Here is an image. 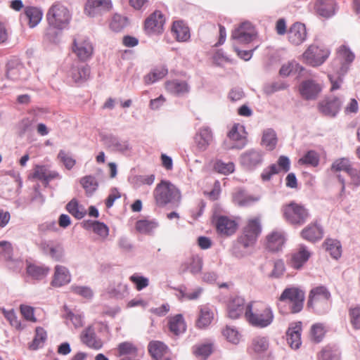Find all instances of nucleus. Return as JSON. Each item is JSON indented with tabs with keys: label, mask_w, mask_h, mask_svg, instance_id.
Segmentation results:
<instances>
[{
	"label": "nucleus",
	"mask_w": 360,
	"mask_h": 360,
	"mask_svg": "<svg viewBox=\"0 0 360 360\" xmlns=\"http://www.w3.org/2000/svg\"><path fill=\"white\" fill-rule=\"evenodd\" d=\"M245 318L252 326L266 328L274 321V313L270 307L262 302H251L245 307Z\"/></svg>",
	"instance_id": "nucleus-1"
},
{
	"label": "nucleus",
	"mask_w": 360,
	"mask_h": 360,
	"mask_svg": "<svg viewBox=\"0 0 360 360\" xmlns=\"http://www.w3.org/2000/svg\"><path fill=\"white\" fill-rule=\"evenodd\" d=\"M155 204L158 207H165L168 204L179 206L181 201L180 190L169 181L162 180L153 191Z\"/></svg>",
	"instance_id": "nucleus-2"
},
{
	"label": "nucleus",
	"mask_w": 360,
	"mask_h": 360,
	"mask_svg": "<svg viewBox=\"0 0 360 360\" xmlns=\"http://www.w3.org/2000/svg\"><path fill=\"white\" fill-rule=\"evenodd\" d=\"M262 231V219L259 216L248 218L243 227L238 242L243 247L253 245Z\"/></svg>",
	"instance_id": "nucleus-3"
},
{
	"label": "nucleus",
	"mask_w": 360,
	"mask_h": 360,
	"mask_svg": "<svg viewBox=\"0 0 360 360\" xmlns=\"http://www.w3.org/2000/svg\"><path fill=\"white\" fill-rule=\"evenodd\" d=\"M46 20L50 26L62 30L69 25L71 15L68 8L61 3L57 2L49 9L46 13Z\"/></svg>",
	"instance_id": "nucleus-4"
},
{
	"label": "nucleus",
	"mask_w": 360,
	"mask_h": 360,
	"mask_svg": "<svg viewBox=\"0 0 360 360\" xmlns=\"http://www.w3.org/2000/svg\"><path fill=\"white\" fill-rule=\"evenodd\" d=\"M330 54L329 49L323 46L310 45L301 56L303 63L312 67L321 65Z\"/></svg>",
	"instance_id": "nucleus-5"
},
{
	"label": "nucleus",
	"mask_w": 360,
	"mask_h": 360,
	"mask_svg": "<svg viewBox=\"0 0 360 360\" xmlns=\"http://www.w3.org/2000/svg\"><path fill=\"white\" fill-rule=\"evenodd\" d=\"M355 58L354 53L345 45L340 46L336 51V57L331 64L333 72L345 75Z\"/></svg>",
	"instance_id": "nucleus-6"
},
{
	"label": "nucleus",
	"mask_w": 360,
	"mask_h": 360,
	"mask_svg": "<svg viewBox=\"0 0 360 360\" xmlns=\"http://www.w3.org/2000/svg\"><path fill=\"white\" fill-rule=\"evenodd\" d=\"M166 18L160 11H155L143 22V29L147 35H160L165 30Z\"/></svg>",
	"instance_id": "nucleus-7"
},
{
	"label": "nucleus",
	"mask_w": 360,
	"mask_h": 360,
	"mask_svg": "<svg viewBox=\"0 0 360 360\" xmlns=\"http://www.w3.org/2000/svg\"><path fill=\"white\" fill-rule=\"evenodd\" d=\"M29 71L21 60L16 58H11L6 65V76L13 81H24L29 77Z\"/></svg>",
	"instance_id": "nucleus-8"
},
{
	"label": "nucleus",
	"mask_w": 360,
	"mask_h": 360,
	"mask_svg": "<svg viewBox=\"0 0 360 360\" xmlns=\"http://www.w3.org/2000/svg\"><path fill=\"white\" fill-rule=\"evenodd\" d=\"M330 294L326 288L319 286L310 291L308 306L316 308L317 310L328 307Z\"/></svg>",
	"instance_id": "nucleus-9"
},
{
	"label": "nucleus",
	"mask_w": 360,
	"mask_h": 360,
	"mask_svg": "<svg viewBox=\"0 0 360 360\" xmlns=\"http://www.w3.org/2000/svg\"><path fill=\"white\" fill-rule=\"evenodd\" d=\"M72 51L82 61H86L93 55L94 47L88 39L78 37L73 41Z\"/></svg>",
	"instance_id": "nucleus-10"
},
{
	"label": "nucleus",
	"mask_w": 360,
	"mask_h": 360,
	"mask_svg": "<svg viewBox=\"0 0 360 360\" xmlns=\"http://www.w3.org/2000/svg\"><path fill=\"white\" fill-rule=\"evenodd\" d=\"M290 161L285 156H280L277 164H272L266 168L261 174L264 181H269L274 174L279 173H285L290 169Z\"/></svg>",
	"instance_id": "nucleus-11"
},
{
	"label": "nucleus",
	"mask_w": 360,
	"mask_h": 360,
	"mask_svg": "<svg viewBox=\"0 0 360 360\" xmlns=\"http://www.w3.org/2000/svg\"><path fill=\"white\" fill-rule=\"evenodd\" d=\"M226 306L227 316L231 319H237L245 314V300L240 296H231L226 301Z\"/></svg>",
	"instance_id": "nucleus-12"
},
{
	"label": "nucleus",
	"mask_w": 360,
	"mask_h": 360,
	"mask_svg": "<svg viewBox=\"0 0 360 360\" xmlns=\"http://www.w3.org/2000/svg\"><path fill=\"white\" fill-rule=\"evenodd\" d=\"M232 37L240 42L250 43L255 37V30L253 25L249 22H244L240 25L232 33Z\"/></svg>",
	"instance_id": "nucleus-13"
},
{
	"label": "nucleus",
	"mask_w": 360,
	"mask_h": 360,
	"mask_svg": "<svg viewBox=\"0 0 360 360\" xmlns=\"http://www.w3.org/2000/svg\"><path fill=\"white\" fill-rule=\"evenodd\" d=\"M238 229V223L233 219L226 216H220L216 221V229L221 236H230L234 234Z\"/></svg>",
	"instance_id": "nucleus-14"
},
{
	"label": "nucleus",
	"mask_w": 360,
	"mask_h": 360,
	"mask_svg": "<svg viewBox=\"0 0 360 360\" xmlns=\"http://www.w3.org/2000/svg\"><path fill=\"white\" fill-rule=\"evenodd\" d=\"M323 235L324 231L323 227L316 221L307 225L300 233V236L304 240L311 243L321 240Z\"/></svg>",
	"instance_id": "nucleus-15"
},
{
	"label": "nucleus",
	"mask_w": 360,
	"mask_h": 360,
	"mask_svg": "<svg viewBox=\"0 0 360 360\" xmlns=\"http://www.w3.org/2000/svg\"><path fill=\"white\" fill-rule=\"evenodd\" d=\"M321 91L319 84L312 79L302 82L299 86V92L301 96L307 100L315 99Z\"/></svg>",
	"instance_id": "nucleus-16"
},
{
	"label": "nucleus",
	"mask_w": 360,
	"mask_h": 360,
	"mask_svg": "<svg viewBox=\"0 0 360 360\" xmlns=\"http://www.w3.org/2000/svg\"><path fill=\"white\" fill-rule=\"evenodd\" d=\"M70 281L71 274L68 269L62 265H56L54 268L51 285L54 288H60L70 283Z\"/></svg>",
	"instance_id": "nucleus-17"
},
{
	"label": "nucleus",
	"mask_w": 360,
	"mask_h": 360,
	"mask_svg": "<svg viewBox=\"0 0 360 360\" xmlns=\"http://www.w3.org/2000/svg\"><path fill=\"white\" fill-rule=\"evenodd\" d=\"M286 238L281 231H272L266 236L265 247L271 252H278L282 250Z\"/></svg>",
	"instance_id": "nucleus-18"
},
{
	"label": "nucleus",
	"mask_w": 360,
	"mask_h": 360,
	"mask_svg": "<svg viewBox=\"0 0 360 360\" xmlns=\"http://www.w3.org/2000/svg\"><path fill=\"white\" fill-rule=\"evenodd\" d=\"M80 339L86 346L95 349H99L103 346V341L96 336L93 325L89 326L82 330Z\"/></svg>",
	"instance_id": "nucleus-19"
},
{
	"label": "nucleus",
	"mask_w": 360,
	"mask_h": 360,
	"mask_svg": "<svg viewBox=\"0 0 360 360\" xmlns=\"http://www.w3.org/2000/svg\"><path fill=\"white\" fill-rule=\"evenodd\" d=\"M43 253L49 255L52 259L60 262L64 257V249L61 244L53 242H43L41 243Z\"/></svg>",
	"instance_id": "nucleus-20"
},
{
	"label": "nucleus",
	"mask_w": 360,
	"mask_h": 360,
	"mask_svg": "<svg viewBox=\"0 0 360 360\" xmlns=\"http://www.w3.org/2000/svg\"><path fill=\"white\" fill-rule=\"evenodd\" d=\"M341 106V101L338 98H328L323 100L319 104L321 112L326 116L334 117L338 112Z\"/></svg>",
	"instance_id": "nucleus-21"
},
{
	"label": "nucleus",
	"mask_w": 360,
	"mask_h": 360,
	"mask_svg": "<svg viewBox=\"0 0 360 360\" xmlns=\"http://www.w3.org/2000/svg\"><path fill=\"white\" fill-rule=\"evenodd\" d=\"M171 32L177 41L185 42L191 37L190 29L183 20L173 22Z\"/></svg>",
	"instance_id": "nucleus-22"
},
{
	"label": "nucleus",
	"mask_w": 360,
	"mask_h": 360,
	"mask_svg": "<svg viewBox=\"0 0 360 360\" xmlns=\"http://www.w3.org/2000/svg\"><path fill=\"white\" fill-rule=\"evenodd\" d=\"M167 321L168 330L172 335L178 336L186 331V324L181 314L168 316Z\"/></svg>",
	"instance_id": "nucleus-23"
},
{
	"label": "nucleus",
	"mask_w": 360,
	"mask_h": 360,
	"mask_svg": "<svg viewBox=\"0 0 360 360\" xmlns=\"http://www.w3.org/2000/svg\"><path fill=\"white\" fill-rule=\"evenodd\" d=\"M278 307L282 314H289L292 311V288H287L278 298Z\"/></svg>",
	"instance_id": "nucleus-24"
},
{
	"label": "nucleus",
	"mask_w": 360,
	"mask_h": 360,
	"mask_svg": "<svg viewBox=\"0 0 360 360\" xmlns=\"http://www.w3.org/2000/svg\"><path fill=\"white\" fill-rule=\"evenodd\" d=\"M111 8V1H87L84 11L88 15L94 17L103 11L110 10Z\"/></svg>",
	"instance_id": "nucleus-25"
},
{
	"label": "nucleus",
	"mask_w": 360,
	"mask_h": 360,
	"mask_svg": "<svg viewBox=\"0 0 360 360\" xmlns=\"http://www.w3.org/2000/svg\"><path fill=\"white\" fill-rule=\"evenodd\" d=\"M213 140L212 133L208 127H202L195 136V143L200 150H205Z\"/></svg>",
	"instance_id": "nucleus-26"
},
{
	"label": "nucleus",
	"mask_w": 360,
	"mask_h": 360,
	"mask_svg": "<svg viewBox=\"0 0 360 360\" xmlns=\"http://www.w3.org/2000/svg\"><path fill=\"white\" fill-rule=\"evenodd\" d=\"M83 227L86 230H91L101 238L105 239L109 233L108 227L103 222L98 221L86 220L84 221Z\"/></svg>",
	"instance_id": "nucleus-27"
},
{
	"label": "nucleus",
	"mask_w": 360,
	"mask_h": 360,
	"mask_svg": "<svg viewBox=\"0 0 360 360\" xmlns=\"http://www.w3.org/2000/svg\"><path fill=\"white\" fill-rule=\"evenodd\" d=\"M148 353L154 360H160L168 352V347L158 340L150 341L148 346Z\"/></svg>",
	"instance_id": "nucleus-28"
},
{
	"label": "nucleus",
	"mask_w": 360,
	"mask_h": 360,
	"mask_svg": "<svg viewBox=\"0 0 360 360\" xmlns=\"http://www.w3.org/2000/svg\"><path fill=\"white\" fill-rule=\"evenodd\" d=\"M214 314L212 309L207 305H202L199 307V314L196 320V326L198 328H205L212 322Z\"/></svg>",
	"instance_id": "nucleus-29"
},
{
	"label": "nucleus",
	"mask_w": 360,
	"mask_h": 360,
	"mask_svg": "<svg viewBox=\"0 0 360 360\" xmlns=\"http://www.w3.org/2000/svg\"><path fill=\"white\" fill-rule=\"evenodd\" d=\"M165 86L168 92L177 96L184 95L189 91V86L187 82L178 79L167 81Z\"/></svg>",
	"instance_id": "nucleus-30"
},
{
	"label": "nucleus",
	"mask_w": 360,
	"mask_h": 360,
	"mask_svg": "<svg viewBox=\"0 0 360 360\" xmlns=\"http://www.w3.org/2000/svg\"><path fill=\"white\" fill-rule=\"evenodd\" d=\"M24 15L28 22V26L34 28L41 22L43 12L38 7L27 6L25 8Z\"/></svg>",
	"instance_id": "nucleus-31"
},
{
	"label": "nucleus",
	"mask_w": 360,
	"mask_h": 360,
	"mask_svg": "<svg viewBox=\"0 0 360 360\" xmlns=\"http://www.w3.org/2000/svg\"><path fill=\"white\" fill-rule=\"evenodd\" d=\"M233 202L240 207L249 206L259 200V197L248 193L244 190H238L233 197Z\"/></svg>",
	"instance_id": "nucleus-32"
},
{
	"label": "nucleus",
	"mask_w": 360,
	"mask_h": 360,
	"mask_svg": "<svg viewBox=\"0 0 360 360\" xmlns=\"http://www.w3.org/2000/svg\"><path fill=\"white\" fill-rule=\"evenodd\" d=\"M311 255V252L304 245H299L297 251L294 253V269H300L309 260Z\"/></svg>",
	"instance_id": "nucleus-33"
},
{
	"label": "nucleus",
	"mask_w": 360,
	"mask_h": 360,
	"mask_svg": "<svg viewBox=\"0 0 360 360\" xmlns=\"http://www.w3.org/2000/svg\"><path fill=\"white\" fill-rule=\"evenodd\" d=\"M90 76V68L87 65L73 67L71 70V77L77 84L86 81Z\"/></svg>",
	"instance_id": "nucleus-34"
},
{
	"label": "nucleus",
	"mask_w": 360,
	"mask_h": 360,
	"mask_svg": "<svg viewBox=\"0 0 360 360\" xmlns=\"http://www.w3.org/2000/svg\"><path fill=\"white\" fill-rule=\"evenodd\" d=\"M314 9L316 13L324 18H329L335 13L334 1H316Z\"/></svg>",
	"instance_id": "nucleus-35"
},
{
	"label": "nucleus",
	"mask_w": 360,
	"mask_h": 360,
	"mask_svg": "<svg viewBox=\"0 0 360 360\" xmlns=\"http://www.w3.org/2000/svg\"><path fill=\"white\" fill-rule=\"evenodd\" d=\"M241 160L245 167L251 169L259 165L262 161V155L259 152L251 150L243 154Z\"/></svg>",
	"instance_id": "nucleus-36"
},
{
	"label": "nucleus",
	"mask_w": 360,
	"mask_h": 360,
	"mask_svg": "<svg viewBox=\"0 0 360 360\" xmlns=\"http://www.w3.org/2000/svg\"><path fill=\"white\" fill-rule=\"evenodd\" d=\"M50 269L44 265L29 264L27 267V273L32 278L41 280L45 278L49 273Z\"/></svg>",
	"instance_id": "nucleus-37"
},
{
	"label": "nucleus",
	"mask_w": 360,
	"mask_h": 360,
	"mask_svg": "<svg viewBox=\"0 0 360 360\" xmlns=\"http://www.w3.org/2000/svg\"><path fill=\"white\" fill-rule=\"evenodd\" d=\"M202 266V259L198 256H192L186 262L182 264L181 270L184 272L189 270L192 274H197L201 271Z\"/></svg>",
	"instance_id": "nucleus-38"
},
{
	"label": "nucleus",
	"mask_w": 360,
	"mask_h": 360,
	"mask_svg": "<svg viewBox=\"0 0 360 360\" xmlns=\"http://www.w3.org/2000/svg\"><path fill=\"white\" fill-rule=\"evenodd\" d=\"M323 245L333 258L338 259L341 256L342 247L338 240L327 238Z\"/></svg>",
	"instance_id": "nucleus-39"
},
{
	"label": "nucleus",
	"mask_w": 360,
	"mask_h": 360,
	"mask_svg": "<svg viewBox=\"0 0 360 360\" xmlns=\"http://www.w3.org/2000/svg\"><path fill=\"white\" fill-rule=\"evenodd\" d=\"M167 73L168 70L166 68H156L144 77V82L146 84H151L164 78L167 75Z\"/></svg>",
	"instance_id": "nucleus-40"
},
{
	"label": "nucleus",
	"mask_w": 360,
	"mask_h": 360,
	"mask_svg": "<svg viewBox=\"0 0 360 360\" xmlns=\"http://www.w3.org/2000/svg\"><path fill=\"white\" fill-rule=\"evenodd\" d=\"M277 144V137L275 131L268 129L263 132L262 145L267 150H273Z\"/></svg>",
	"instance_id": "nucleus-41"
},
{
	"label": "nucleus",
	"mask_w": 360,
	"mask_h": 360,
	"mask_svg": "<svg viewBox=\"0 0 360 360\" xmlns=\"http://www.w3.org/2000/svg\"><path fill=\"white\" fill-rule=\"evenodd\" d=\"M67 211L77 219H82L86 214L85 208L76 199L71 200L66 205Z\"/></svg>",
	"instance_id": "nucleus-42"
},
{
	"label": "nucleus",
	"mask_w": 360,
	"mask_h": 360,
	"mask_svg": "<svg viewBox=\"0 0 360 360\" xmlns=\"http://www.w3.org/2000/svg\"><path fill=\"white\" fill-rule=\"evenodd\" d=\"M212 351L213 345L211 343L197 345L193 347V353L199 360H206Z\"/></svg>",
	"instance_id": "nucleus-43"
},
{
	"label": "nucleus",
	"mask_w": 360,
	"mask_h": 360,
	"mask_svg": "<svg viewBox=\"0 0 360 360\" xmlns=\"http://www.w3.org/2000/svg\"><path fill=\"white\" fill-rule=\"evenodd\" d=\"M158 224L154 220L141 219L136 223V229L143 234H150L158 227Z\"/></svg>",
	"instance_id": "nucleus-44"
},
{
	"label": "nucleus",
	"mask_w": 360,
	"mask_h": 360,
	"mask_svg": "<svg viewBox=\"0 0 360 360\" xmlns=\"http://www.w3.org/2000/svg\"><path fill=\"white\" fill-rule=\"evenodd\" d=\"M309 210L303 205L294 203V224H302L309 217Z\"/></svg>",
	"instance_id": "nucleus-45"
},
{
	"label": "nucleus",
	"mask_w": 360,
	"mask_h": 360,
	"mask_svg": "<svg viewBox=\"0 0 360 360\" xmlns=\"http://www.w3.org/2000/svg\"><path fill=\"white\" fill-rule=\"evenodd\" d=\"M228 136L231 140L238 142V143L232 146V148H242L246 145V138L245 136L240 134V132L238 131V124H235L233 126V127L228 134Z\"/></svg>",
	"instance_id": "nucleus-46"
},
{
	"label": "nucleus",
	"mask_w": 360,
	"mask_h": 360,
	"mask_svg": "<svg viewBox=\"0 0 360 360\" xmlns=\"http://www.w3.org/2000/svg\"><path fill=\"white\" fill-rule=\"evenodd\" d=\"M353 167L349 159L342 158L333 162L331 165V170L334 172L342 171L348 174Z\"/></svg>",
	"instance_id": "nucleus-47"
},
{
	"label": "nucleus",
	"mask_w": 360,
	"mask_h": 360,
	"mask_svg": "<svg viewBox=\"0 0 360 360\" xmlns=\"http://www.w3.org/2000/svg\"><path fill=\"white\" fill-rule=\"evenodd\" d=\"M307 37V28L301 22L294 23V44H300L304 41Z\"/></svg>",
	"instance_id": "nucleus-48"
},
{
	"label": "nucleus",
	"mask_w": 360,
	"mask_h": 360,
	"mask_svg": "<svg viewBox=\"0 0 360 360\" xmlns=\"http://www.w3.org/2000/svg\"><path fill=\"white\" fill-rule=\"evenodd\" d=\"M80 184L87 195H91L98 188V182L94 176H86L80 179Z\"/></svg>",
	"instance_id": "nucleus-49"
},
{
	"label": "nucleus",
	"mask_w": 360,
	"mask_h": 360,
	"mask_svg": "<svg viewBox=\"0 0 360 360\" xmlns=\"http://www.w3.org/2000/svg\"><path fill=\"white\" fill-rule=\"evenodd\" d=\"M213 168L217 173L229 175L234 172L235 165L232 162H224L221 160H217L214 162Z\"/></svg>",
	"instance_id": "nucleus-50"
},
{
	"label": "nucleus",
	"mask_w": 360,
	"mask_h": 360,
	"mask_svg": "<svg viewBox=\"0 0 360 360\" xmlns=\"http://www.w3.org/2000/svg\"><path fill=\"white\" fill-rule=\"evenodd\" d=\"M128 25V18L116 14L113 16L112 21L110 24V27L112 31L115 32H121L123 29H124Z\"/></svg>",
	"instance_id": "nucleus-51"
},
{
	"label": "nucleus",
	"mask_w": 360,
	"mask_h": 360,
	"mask_svg": "<svg viewBox=\"0 0 360 360\" xmlns=\"http://www.w3.org/2000/svg\"><path fill=\"white\" fill-rule=\"evenodd\" d=\"M326 333L325 327L322 323H318L312 325L310 330V338L314 342H320Z\"/></svg>",
	"instance_id": "nucleus-52"
},
{
	"label": "nucleus",
	"mask_w": 360,
	"mask_h": 360,
	"mask_svg": "<svg viewBox=\"0 0 360 360\" xmlns=\"http://www.w3.org/2000/svg\"><path fill=\"white\" fill-rule=\"evenodd\" d=\"M252 349L255 353H262L267 350L269 348V342L264 337H256L252 342Z\"/></svg>",
	"instance_id": "nucleus-53"
},
{
	"label": "nucleus",
	"mask_w": 360,
	"mask_h": 360,
	"mask_svg": "<svg viewBox=\"0 0 360 360\" xmlns=\"http://www.w3.org/2000/svg\"><path fill=\"white\" fill-rule=\"evenodd\" d=\"M304 300V292L300 288H294V313H298L302 309Z\"/></svg>",
	"instance_id": "nucleus-54"
},
{
	"label": "nucleus",
	"mask_w": 360,
	"mask_h": 360,
	"mask_svg": "<svg viewBox=\"0 0 360 360\" xmlns=\"http://www.w3.org/2000/svg\"><path fill=\"white\" fill-rule=\"evenodd\" d=\"M319 162V158L318 154L314 150H310L299 160L298 163L316 167L318 165Z\"/></svg>",
	"instance_id": "nucleus-55"
},
{
	"label": "nucleus",
	"mask_w": 360,
	"mask_h": 360,
	"mask_svg": "<svg viewBox=\"0 0 360 360\" xmlns=\"http://www.w3.org/2000/svg\"><path fill=\"white\" fill-rule=\"evenodd\" d=\"M63 311L64 318L69 319L72 323L75 328H81L83 326V319L81 315L75 314L65 305L63 307Z\"/></svg>",
	"instance_id": "nucleus-56"
},
{
	"label": "nucleus",
	"mask_w": 360,
	"mask_h": 360,
	"mask_svg": "<svg viewBox=\"0 0 360 360\" xmlns=\"http://www.w3.org/2000/svg\"><path fill=\"white\" fill-rule=\"evenodd\" d=\"M19 309L21 315L26 321L32 323H36L37 321L34 316V307L26 304H20Z\"/></svg>",
	"instance_id": "nucleus-57"
},
{
	"label": "nucleus",
	"mask_w": 360,
	"mask_h": 360,
	"mask_svg": "<svg viewBox=\"0 0 360 360\" xmlns=\"http://www.w3.org/2000/svg\"><path fill=\"white\" fill-rule=\"evenodd\" d=\"M46 339V332L41 327H37L35 329V336L31 347L35 349L43 344Z\"/></svg>",
	"instance_id": "nucleus-58"
},
{
	"label": "nucleus",
	"mask_w": 360,
	"mask_h": 360,
	"mask_svg": "<svg viewBox=\"0 0 360 360\" xmlns=\"http://www.w3.org/2000/svg\"><path fill=\"white\" fill-rule=\"evenodd\" d=\"M222 333L226 340L233 344H238L240 341V334L235 328L226 326Z\"/></svg>",
	"instance_id": "nucleus-59"
},
{
	"label": "nucleus",
	"mask_w": 360,
	"mask_h": 360,
	"mask_svg": "<svg viewBox=\"0 0 360 360\" xmlns=\"http://www.w3.org/2000/svg\"><path fill=\"white\" fill-rule=\"evenodd\" d=\"M129 280L135 285L136 289L139 291L146 288L149 285V281L147 278L134 274L129 277Z\"/></svg>",
	"instance_id": "nucleus-60"
},
{
	"label": "nucleus",
	"mask_w": 360,
	"mask_h": 360,
	"mask_svg": "<svg viewBox=\"0 0 360 360\" xmlns=\"http://www.w3.org/2000/svg\"><path fill=\"white\" fill-rule=\"evenodd\" d=\"M350 322L355 329H360V306L352 307L349 310Z\"/></svg>",
	"instance_id": "nucleus-61"
},
{
	"label": "nucleus",
	"mask_w": 360,
	"mask_h": 360,
	"mask_svg": "<svg viewBox=\"0 0 360 360\" xmlns=\"http://www.w3.org/2000/svg\"><path fill=\"white\" fill-rule=\"evenodd\" d=\"M319 360H340L339 354L330 347L323 348L319 354Z\"/></svg>",
	"instance_id": "nucleus-62"
},
{
	"label": "nucleus",
	"mask_w": 360,
	"mask_h": 360,
	"mask_svg": "<svg viewBox=\"0 0 360 360\" xmlns=\"http://www.w3.org/2000/svg\"><path fill=\"white\" fill-rule=\"evenodd\" d=\"M58 158L63 163L68 169H71L75 165V160L70 156L65 150H60Z\"/></svg>",
	"instance_id": "nucleus-63"
},
{
	"label": "nucleus",
	"mask_w": 360,
	"mask_h": 360,
	"mask_svg": "<svg viewBox=\"0 0 360 360\" xmlns=\"http://www.w3.org/2000/svg\"><path fill=\"white\" fill-rule=\"evenodd\" d=\"M349 177V185L352 188L360 187V169L353 167L348 174Z\"/></svg>",
	"instance_id": "nucleus-64"
}]
</instances>
